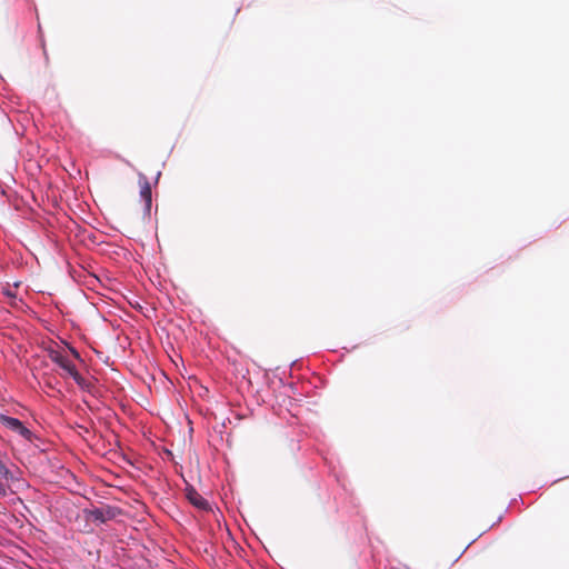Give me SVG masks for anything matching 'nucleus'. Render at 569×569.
<instances>
[{
	"instance_id": "nucleus-1",
	"label": "nucleus",
	"mask_w": 569,
	"mask_h": 569,
	"mask_svg": "<svg viewBox=\"0 0 569 569\" xmlns=\"http://www.w3.org/2000/svg\"><path fill=\"white\" fill-rule=\"evenodd\" d=\"M49 357L54 363L59 365L66 372H68L81 389L88 391L91 389L92 383L77 371L74 365L67 356L62 355L60 351L51 350Z\"/></svg>"
},
{
	"instance_id": "nucleus-2",
	"label": "nucleus",
	"mask_w": 569,
	"mask_h": 569,
	"mask_svg": "<svg viewBox=\"0 0 569 569\" xmlns=\"http://www.w3.org/2000/svg\"><path fill=\"white\" fill-rule=\"evenodd\" d=\"M0 423L3 427L19 433L26 439H30L31 437V431L28 428H26L23 423L17 418L0 415Z\"/></svg>"
},
{
	"instance_id": "nucleus-3",
	"label": "nucleus",
	"mask_w": 569,
	"mask_h": 569,
	"mask_svg": "<svg viewBox=\"0 0 569 569\" xmlns=\"http://www.w3.org/2000/svg\"><path fill=\"white\" fill-rule=\"evenodd\" d=\"M186 497L191 505L200 510H209V502L192 487L186 488Z\"/></svg>"
},
{
	"instance_id": "nucleus-4",
	"label": "nucleus",
	"mask_w": 569,
	"mask_h": 569,
	"mask_svg": "<svg viewBox=\"0 0 569 569\" xmlns=\"http://www.w3.org/2000/svg\"><path fill=\"white\" fill-rule=\"evenodd\" d=\"M140 197L144 201V209L146 211H150L151 204H152V192H151V186L148 179L144 176H140Z\"/></svg>"
},
{
	"instance_id": "nucleus-5",
	"label": "nucleus",
	"mask_w": 569,
	"mask_h": 569,
	"mask_svg": "<svg viewBox=\"0 0 569 569\" xmlns=\"http://www.w3.org/2000/svg\"><path fill=\"white\" fill-rule=\"evenodd\" d=\"M0 477L9 480L12 478L11 471L7 468L4 462L0 459Z\"/></svg>"
},
{
	"instance_id": "nucleus-6",
	"label": "nucleus",
	"mask_w": 569,
	"mask_h": 569,
	"mask_svg": "<svg viewBox=\"0 0 569 569\" xmlns=\"http://www.w3.org/2000/svg\"><path fill=\"white\" fill-rule=\"evenodd\" d=\"M91 516L93 518V520H98L100 522H104L106 521V517H104V513L101 509H94L91 511Z\"/></svg>"
},
{
	"instance_id": "nucleus-7",
	"label": "nucleus",
	"mask_w": 569,
	"mask_h": 569,
	"mask_svg": "<svg viewBox=\"0 0 569 569\" xmlns=\"http://www.w3.org/2000/svg\"><path fill=\"white\" fill-rule=\"evenodd\" d=\"M3 293L8 297H14V293L12 292L11 289H3Z\"/></svg>"
},
{
	"instance_id": "nucleus-8",
	"label": "nucleus",
	"mask_w": 569,
	"mask_h": 569,
	"mask_svg": "<svg viewBox=\"0 0 569 569\" xmlns=\"http://www.w3.org/2000/svg\"><path fill=\"white\" fill-rule=\"evenodd\" d=\"M0 495L4 496L6 495V486L3 485V482L0 480Z\"/></svg>"
},
{
	"instance_id": "nucleus-9",
	"label": "nucleus",
	"mask_w": 569,
	"mask_h": 569,
	"mask_svg": "<svg viewBox=\"0 0 569 569\" xmlns=\"http://www.w3.org/2000/svg\"><path fill=\"white\" fill-rule=\"evenodd\" d=\"M71 352L73 353V356L76 358H79V353H78V351L76 349L71 348Z\"/></svg>"
}]
</instances>
